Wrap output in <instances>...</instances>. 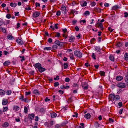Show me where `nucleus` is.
Segmentation results:
<instances>
[{
  "mask_svg": "<svg viewBox=\"0 0 128 128\" xmlns=\"http://www.w3.org/2000/svg\"><path fill=\"white\" fill-rule=\"evenodd\" d=\"M109 120L110 122V123L113 122H114V120L112 119V118H109Z\"/></svg>",
  "mask_w": 128,
  "mask_h": 128,
  "instance_id": "obj_61",
  "label": "nucleus"
},
{
  "mask_svg": "<svg viewBox=\"0 0 128 128\" xmlns=\"http://www.w3.org/2000/svg\"><path fill=\"white\" fill-rule=\"evenodd\" d=\"M124 79L126 82L128 83V74H126Z\"/></svg>",
  "mask_w": 128,
  "mask_h": 128,
  "instance_id": "obj_18",
  "label": "nucleus"
},
{
  "mask_svg": "<svg viewBox=\"0 0 128 128\" xmlns=\"http://www.w3.org/2000/svg\"><path fill=\"white\" fill-rule=\"evenodd\" d=\"M44 50H50L51 49V48L50 47H45L44 48Z\"/></svg>",
  "mask_w": 128,
  "mask_h": 128,
  "instance_id": "obj_42",
  "label": "nucleus"
},
{
  "mask_svg": "<svg viewBox=\"0 0 128 128\" xmlns=\"http://www.w3.org/2000/svg\"><path fill=\"white\" fill-rule=\"evenodd\" d=\"M123 79V77L120 76H117L116 77V80L118 81H121Z\"/></svg>",
  "mask_w": 128,
  "mask_h": 128,
  "instance_id": "obj_7",
  "label": "nucleus"
},
{
  "mask_svg": "<svg viewBox=\"0 0 128 128\" xmlns=\"http://www.w3.org/2000/svg\"><path fill=\"white\" fill-rule=\"evenodd\" d=\"M90 4L91 6H94L96 5V3L94 2H91Z\"/></svg>",
  "mask_w": 128,
  "mask_h": 128,
  "instance_id": "obj_34",
  "label": "nucleus"
},
{
  "mask_svg": "<svg viewBox=\"0 0 128 128\" xmlns=\"http://www.w3.org/2000/svg\"><path fill=\"white\" fill-rule=\"evenodd\" d=\"M75 29L76 31H78L79 30V28L78 26H76L75 27Z\"/></svg>",
  "mask_w": 128,
  "mask_h": 128,
  "instance_id": "obj_62",
  "label": "nucleus"
},
{
  "mask_svg": "<svg viewBox=\"0 0 128 128\" xmlns=\"http://www.w3.org/2000/svg\"><path fill=\"white\" fill-rule=\"evenodd\" d=\"M6 94L8 95H9L11 94L12 93L11 91L10 90H8L6 92Z\"/></svg>",
  "mask_w": 128,
  "mask_h": 128,
  "instance_id": "obj_39",
  "label": "nucleus"
},
{
  "mask_svg": "<svg viewBox=\"0 0 128 128\" xmlns=\"http://www.w3.org/2000/svg\"><path fill=\"white\" fill-rule=\"evenodd\" d=\"M8 109V107H5L4 108L3 112H5L7 111Z\"/></svg>",
  "mask_w": 128,
  "mask_h": 128,
  "instance_id": "obj_53",
  "label": "nucleus"
},
{
  "mask_svg": "<svg viewBox=\"0 0 128 128\" xmlns=\"http://www.w3.org/2000/svg\"><path fill=\"white\" fill-rule=\"evenodd\" d=\"M62 43L63 42H60L58 40H56L54 42V43L56 44L57 45L59 46H62V44H62Z\"/></svg>",
  "mask_w": 128,
  "mask_h": 128,
  "instance_id": "obj_5",
  "label": "nucleus"
},
{
  "mask_svg": "<svg viewBox=\"0 0 128 128\" xmlns=\"http://www.w3.org/2000/svg\"><path fill=\"white\" fill-rule=\"evenodd\" d=\"M57 47L58 46L56 45H54L52 46V48L54 50H55L56 49Z\"/></svg>",
  "mask_w": 128,
  "mask_h": 128,
  "instance_id": "obj_49",
  "label": "nucleus"
},
{
  "mask_svg": "<svg viewBox=\"0 0 128 128\" xmlns=\"http://www.w3.org/2000/svg\"><path fill=\"white\" fill-rule=\"evenodd\" d=\"M100 50L101 49L100 48L96 46L95 48V50L97 52H100Z\"/></svg>",
  "mask_w": 128,
  "mask_h": 128,
  "instance_id": "obj_30",
  "label": "nucleus"
},
{
  "mask_svg": "<svg viewBox=\"0 0 128 128\" xmlns=\"http://www.w3.org/2000/svg\"><path fill=\"white\" fill-rule=\"evenodd\" d=\"M10 62L9 61H5L4 63L3 64L4 66H7L10 64Z\"/></svg>",
  "mask_w": 128,
  "mask_h": 128,
  "instance_id": "obj_22",
  "label": "nucleus"
},
{
  "mask_svg": "<svg viewBox=\"0 0 128 128\" xmlns=\"http://www.w3.org/2000/svg\"><path fill=\"white\" fill-rule=\"evenodd\" d=\"M81 6L82 7L86 6L87 5V3L85 1L82 2H80Z\"/></svg>",
  "mask_w": 128,
  "mask_h": 128,
  "instance_id": "obj_9",
  "label": "nucleus"
},
{
  "mask_svg": "<svg viewBox=\"0 0 128 128\" xmlns=\"http://www.w3.org/2000/svg\"><path fill=\"white\" fill-rule=\"evenodd\" d=\"M52 42V40L51 38H49L48 40V42L49 43H51Z\"/></svg>",
  "mask_w": 128,
  "mask_h": 128,
  "instance_id": "obj_55",
  "label": "nucleus"
},
{
  "mask_svg": "<svg viewBox=\"0 0 128 128\" xmlns=\"http://www.w3.org/2000/svg\"><path fill=\"white\" fill-rule=\"evenodd\" d=\"M92 57L93 58L94 60L96 59V56L94 54V53H92Z\"/></svg>",
  "mask_w": 128,
  "mask_h": 128,
  "instance_id": "obj_50",
  "label": "nucleus"
},
{
  "mask_svg": "<svg viewBox=\"0 0 128 128\" xmlns=\"http://www.w3.org/2000/svg\"><path fill=\"white\" fill-rule=\"evenodd\" d=\"M61 10L64 11V12H65L66 11V8L65 6L64 5H62V6L61 8Z\"/></svg>",
  "mask_w": 128,
  "mask_h": 128,
  "instance_id": "obj_24",
  "label": "nucleus"
},
{
  "mask_svg": "<svg viewBox=\"0 0 128 128\" xmlns=\"http://www.w3.org/2000/svg\"><path fill=\"white\" fill-rule=\"evenodd\" d=\"M38 70L40 72H42L45 71L46 70V69L41 66L38 69Z\"/></svg>",
  "mask_w": 128,
  "mask_h": 128,
  "instance_id": "obj_11",
  "label": "nucleus"
},
{
  "mask_svg": "<svg viewBox=\"0 0 128 128\" xmlns=\"http://www.w3.org/2000/svg\"><path fill=\"white\" fill-rule=\"evenodd\" d=\"M64 69H66L68 68V64L66 63H64Z\"/></svg>",
  "mask_w": 128,
  "mask_h": 128,
  "instance_id": "obj_40",
  "label": "nucleus"
},
{
  "mask_svg": "<svg viewBox=\"0 0 128 128\" xmlns=\"http://www.w3.org/2000/svg\"><path fill=\"white\" fill-rule=\"evenodd\" d=\"M9 125L8 123L7 122H5L2 125V126L4 128H6Z\"/></svg>",
  "mask_w": 128,
  "mask_h": 128,
  "instance_id": "obj_17",
  "label": "nucleus"
},
{
  "mask_svg": "<svg viewBox=\"0 0 128 128\" xmlns=\"http://www.w3.org/2000/svg\"><path fill=\"white\" fill-rule=\"evenodd\" d=\"M34 115L33 114H29L28 115V117L29 119L31 120H32L34 118Z\"/></svg>",
  "mask_w": 128,
  "mask_h": 128,
  "instance_id": "obj_10",
  "label": "nucleus"
},
{
  "mask_svg": "<svg viewBox=\"0 0 128 128\" xmlns=\"http://www.w3.org/2000/svg\"><path fill=\"white\" fill-rule=\"evenodd\" d=\"M46 110L45 108H40V111L41 112H45L46 111Z\"/></svg>",
  "mask_w": 128,
  "mask_h": 128,
  "instance_id": "obj_19",
  "label": "nucleus"
},
{
  "mask_svg": "<svg viewBox=\"0 0 128 128\" xmlns=\"http://www.w3.org/2000/svg\"><path fill=\"white\" fill-rule=\"evenodd\" d=\"M5 93L6 92L5 91L2 89H0V95H4L5 94Z\"/></svg>",
  "mask_w": 128,
  "mask_h": 128,
  "instance_id": "obj_13",
  "label": "nucleus"
},
{
  "mask_svg": "<svg viewBox=\"0 0 128 128\" xmlns=\"http://www.w3.org/2000/svg\"><path fill=\"white\" fill-rule=\"evenodd\" d=\"M24 96L22 94H21V96L19 97V99L22 101H23L24 100Z\"/></svg>",
  "mask_w": 128,
  "mask_h": 128,
  "instance_id": "obj_31",
  "label": "nucleus"
},
{
  "mask_svg": "<svg viewBox=\"0 0 128 128\" xmlns=\"http://www.w3.org/2000/svg\"><path fill=\"white\" fill-rule=\"evenodd\" d=\"M69 56L71 59L72 60H73L74 59V55L72 53H70Z\"/></svg>",
  "mask_w": 128,
  "mask_h": 128,
  "instance_id": "obj_35",
  "label": "nucleus"
},
{
  "mask_svg": "<svg viewBox=\"0 0 128 128\" xmlns=\"http://www.w3.org/2000/svg\"><path fill=\"white\" fill-rule=\"evenodd\" d=\"M124 17H127L128 16V13L127 12H125L124 13Z\"/></svg>",
  "mask_w": 128,
  "mask_h": 128,
  "instance_id": "obj_58",
  "label": "nucleus"
},
{
  "mask_svg": "<svg viewBox=\"0 0 128 128\" xmlns=\"http://www.w3.org/2000/svg\"><path fill=\"white\" fill-rule=\"evenodd\" d=\"M33 94L36 95H39V94L38 91L37 90H35L34 91Z\"/></svg>",
  "mask_w": 128,
  "mask_h": 128,
  "instance_id": "obj_23",
  "label": "nucleus"
},
{
  "mask_svg": "<svg viewBox=\"0 0 128 128\" xmlns=\"http://www.w3.org/2000/svg\"><path fill=\"white\" fill-rule=\"evenodd\" d=\"M40 12L36 11L32 15L33 17L34 18L38 17L40 15Z\"/></svg>",
  "mask_w": 128,
  "mask_h": 128,
  "instance_id": "obj_6",
  "label": "nucleus"
},
{
  "mask_svg": "<svg viewBox=\"0 0 128 128\" xmlns=\"http://www.w3.org/2000/svg\"><path fill=\"white\" fill-rule=\"evenodd\" d=\"M74 55L79 58H81L82 56V54L81 52L78 50H75L74 52Z\"/></svg>",
  "mask_w": 128,
  "mask_h": 128,
  "instance_id": "obj_1",
  "label": "nucleus"
},
{
  "mask_svg": "<svg viewBox=\"0 0 128 128\" xmlns=\"http://www.w3.org/2000/svg\"><path fill=\"white\" fill-rule=\"evenodd\" d=\"M116 86L118 87L121 88H124L126 86L125 83L122 82L118 83Z\"/></svg>",
  "mask_w": 128,
  "mask_h": 128,
  "instance_id": "obj_2",
  "label": "nucleus"
},
{
  "mask_svg": "<svg viewBox=\"0 0 128 128\" xmlns=\"http://www.w3.org/2000/svg\"><path fill=\"white\" fill-rule=\"evenodd\" d=\"M24 112L25 113H27L28 112V109L26 106H25L24 108Z\"/></svg>",
  "mask_w": 128,
  "mask_h": 128,
  "instance_id": "obj_47",
  "label": "nucleus"
},
{
  "mask_svg": "<svg viewBox=\"0 0 128 128\" xmlns=\"http://www.w3.org/2000/svg\"><path fill=\"white\" fill-rule=\"evenodd\" d=\"M122 44L120 42H118L116 44V46L118 47H120L122 46Z\"/></svg>",
  "mask_w": 128,
  "mask_h": 128,
  "instance_id": "obj_43",
  "label": "nucleus"
},
{
  "mask_svg": "<svg viewBox=\"0 0 128 128\" xmlns=\"http://www.w3.org/2000/svg\"><path fill=\"white\" fill-rule=\"evenodd\" d=\"M90 14V12H89L88 11H86L84 13V15H88Z\"/></svg>",
  "mask_w": 128,
  "mask_h": 128,
  "instance_id": "obj_56",
  "label": "nucleus"
},
{
  "mask_svg": "<svg viewBox=\"0 0 128 128\" xmlns=\"http://www.w3.org/2000/svg\"><path fill=\"white\" fill-rule=\"evenodd\" d=\"M34 66L38 69L41 66V64L39 63L35 64Z\"/></svg>",
  "mask_w": 128,
  "mask_h": 128,
  "instance_id": "obj_14",
  "label": "nucleus"
},
{
  "mask_svg": "<svg viewBox=\"0 0 128 128\" xmlns=\"http://www.w3.org/2000/svg\"><path fill=\"white\" fill-rule=\"evenodd\" d=\"M59 85V83L58 82H55L54 83V86L55 87Z\"/></svg>",
  "mask_w": 128,
  "mask_h": 128,
  "instance_id": "obj_48",
  "label": "nucleus"
},
{
  "mask_svg": "<svg viewBox=\"0 0 128 128\" xmlns=\"http://www.w3.org/2000/svg\"><path fill=\"white\" fill-rule=\"evenodd\" d=\"M8 102V101L7 100H3L2 102V104L3 105H5Z\"/></svg>",
  "mask_w": 128,
  "mask_h": 128,
  "instance_id": "obj_29",
  "label": "nucleus"
},
{
  "mask_svg": "<svg viewBox=\"0 0 128 128\" xmlns=\"http://www.w3.org/2000/svg\"><path fill=\"white\" fill-rule=\"evenodd\" d=\"M109 59L112 61H114V57L112 55H110L109 57Z\"/></svg>",
  "mask_w": 128,
  "mask_h": 128,
  "instance_id": "obj_27",
  "label": "nucleus"
},
{
  "mask_svg": "<svg viewBox=\"0 0 128 128\" xmlns=\"http://www.w3.org/2000/svg\"><path fill=\"white\" fill-rule=\"evenodd\" d=\"M20 58H21L20 60L21 62H22L25 60L24 57V56H19Z\"/></svg>",
  "mask_w": 128,
  "mask_h": 128,
  "instance_id": "obj_38",
  "label": "nucleus"
},
{
  "mask_svg": "<svg viewBox=\"0 0 128 128\" xmlns=\"http://www.w3.org/2000/svg\"><path fill=\"white\" fill-rule=\"evenodd\" d=\"M125 59L126 60H128V53H126L125 54Z\"/></svg>",
  "mask_w": 128,
  "mask_h": 128,
  "instance_id": "obj_37",
  "label": "nucleus"
},
{
  "mask_svg": "<svg viewBox=\"0 0 128 128\" xmlns=\"http://www.w3.org/2000/svg\"><path fill=\"white\" fill-rule=\"evenodd\" d=\"M99 125L98 122H96L94 123V126L96 128H98L99 126Z\"/></svg>",
  "mask_w": 128,
  "mask_h": 128,
  "instance_id": "obj_36",
  "label": "nucleus"
},
{
  "mask_svg": "<svg viewBox=\"0 0 128 128\" xmlns=\"http://www.w3.org/2000/svg\"><path fill=\"white\" fill-rule=\"evenodd\" d=\"M60 126V125L57 124H56L54 126L55 128H58Z\"/></svg>",
  "mask_w": 128,
  "mask_h": 128,
  "instance_id": "obj_63",
  "label": "nucleus"
},
{
  "mask_svg": "<svg viewBox=\"0 0 128 128\" xmlns=\"http://www.w3.org/2000/svg\"><path fill=\"white\" fill-rule=\"evenodd\" d=\"M69 40L70 42H73L75 38L74 37H72V36L71 37H70Z\"/></svg>",
  "mask_w": 128,
  "mask_h": 128,
  "instance_id": "obj_28",
  "label": "nucleus"
},
{
  "mask_svg": "<svg viewBox=\"0 0 128 128\" xmlns=\"http://www.w3.org/2000/svg\"><path fill=\"white\" fill-rule=\"evenodd\" d=\"M91 115L89 113H88L85 114L84 115V117L87 119H88L90 118Z\"/></svg>",
  "mask_w": 128,
  "mask_h": 128,
  "instance_id": "obj_12",
  "label": "nucleus"
},
{
  "mask_svg": "<svg viewBox=\"0 0 128 128\" xmlns=\"http://www.w3.org/2000/svg\"><path fill=\"white\" fill-rule=\"evenodd\" d=\"M60 10H58L56 12V15L57 16H60Z\"/></svg>",
  "mask_w": 128,
  "mask_h": 128,
  "instance_id": "obj_46",
  "label": "nucleus"
},
{
  "mask_svg": "<svg viewBox=\"0 0 128 128\" xmlns=\"http://www.w3.org/2000/svg\"><path fill=\"white\" fill-rule=\"evenodd\" d=\"M96 26L98 27H99L101 30H103V24L102 23L99 22H98L96 24Z\"/></svg>",
  "mask_w": 128,
  "mask_h": 128,
  "instance_id": "obj_3",
  "label": "nucleus"
},
{
  "mask_svg": "<svg viewBox=\"0 0 128 128\" xmlns=\"http://www.w3.org/2000/svg\"><path fill=\"white\" fill-rule=\"evenodd\" d=\"M94 10L97 12H101V9L100 8H94Z\"/></svg>",
  "mask_w": 128,
  "mask_h": 128,
  "instance_id": "obj_20",
  "label": "nucleus"
},
{
  "mask_svg": "<svg viewBox=\"0 0 128 128\" xmlns=\"http://www.w3.org/2000/svg\"><path fill=\"white\" fill-rule=\"evenodd\" d=\"M120 99V97L118 95H116L115 96L114 95V101L116 100H119Z\"/></svg>",
  "mask_w": 128,
  "mask_h": 128,
  "instance_id": "obj_21",
  "label": "nucleus"
},
{
  "mask_svg": "<svg viewBox=\"0 0 128 128\" xmlns=\"http://www.w3.org/2000/svg\"><path fill=\"white\" fill-rule=\"evenodd\" d=\"M36 6L37 7L38 6L40 7V4L39 3H38L36 2L35 3Z\"/></svg>",
  "mask_w": 128,
  "mask_h": 128,
  "instance_id": "obj_59",
  "label": "nucleus"
},
{
  "mask_svg": "<svg viewBox=\"0 0 128 128\" xmlns=\"http://www.w3.org/2000/svg\"><path fill=\"white\" fill-rule=\"evenodd\" d=\"M44 100L45 102L49 101L50 100V99H48V97H46L45 99Z\"/></svg>",
  "mask_w": 128,
  "mask_h": 128,
  "instance_id": "obj_64",
  "label": "nucleus"
},
{
  "mask_svg": "<svg viewBox=\"0 0 128 128\" xmlns=\"http://www.w3.org/2000/svg\"><path fill=\"white\" fill-rule=\"evenodd\" d=\"M76 12V11L74 10H71L70 14H74Z\"/></svg>",
  "mask_w": 128,
  "mask_h": 128,
  "instance_id": "obj_60",
  "label": "nucleus"
},
{
  "mask_svg": "<svg viewBox=\"0 0 128 128\" xmlns=\"http://www.w3.org/2000/svg\"><path fill=\"white\" fill-rule=\"evenodd\" d=\"M31 94V92L30 91H29L28 92H25V95L26 96H27Z\"/></svg>",
  "mask_w": 128,
  "mask_h": 128,
  "instance_id": "obj_44",
  "label": "nucleus"
},
{
  "mask_svg": "<svg viewBox=\"0 0 128 128\" xmlns=\"http://www.w3.org/2000/svg\"><path fill=\"white\" fill-rule=\"evenodd\" d=\"M7 38L9 40H12L14 38V37L12 35H8L7 36Z\"/></svg>",
  "mask_w": 128,
  "mask_h": 128,
  "instance_id": "obj_33",
  "label": "nucleus"
},
{
  "mask_svg": "<svg viewBox=\"0 0 128 128\" xmlns=\"http://www.w3.org/2000/svg\"><path fill=\"white\" fill-rule=\"evenodd\" d=\"M10 6L13 7H15L17 5V4L15 2H11L10 4Z\"/></svg>",
  "mask_w": 128,
  "mask_h": 128,
  "instance_id": "obj_15",
  "label": "nucleus"
},
{
  "mask_svg": "<svg viewBox=\"0 0 128 128\" xmlns=\"http://www.w3.org/2000/svg\"><path fill=\"white\" fill-rule=\"evenodd\" d=\"M114 94H110L109 96V100H110L112 101H114Z\"/></svg>",
  "mask_w": 128,
  "mask_h": 128,
  "instance_id": "obj_4",
  "label": "nucleus"
},
{
  "mask_svg": "<svg viewBox=\"0 0 128 128\" xmlns=\"http://www.w3.org/2000/svg\"><path fill=\"white\" fill-rule=\"evenodd\" d=\"M108 30L110 32H111L114 30V29H112L110 27H109L108 28Z\"/></svg>",
  "mask_w": 128,
  "mask_h": 128,
  "instance_id": "obj_51",
  "label": "nucleus"
},
{
  "mask_svg": "<svg viewBox=\"0 0 128 128\" xmlns=\"http://www.w3.org/2000/svg\"><path fill=\"white\" fill-rule=\"evenodd\" d=\"M119 8V7L118 6L116 5L113 6L112 7V10H115L117 9L118 8Z\"/></svg>",
  "mask_w": 128,
  "mask_h": 128,
  "instance_id": "obj_26",
  "label": "nucleus"
},
{
  "mask_svg": "<svg viewBox=\"0 0 128 128\" xmlns=\"http://www.w3.org/2000/svg\"><path fill=\"white\" fill-rule=\"evenodd\" d=\"M70 79L68 78H66L65 79V81L66 82H68L70 81Z\"/></svg>",
  "mask_w": 128,
  "mask_h": 128,
  "instance_id": "obj_54",
  "label": "nucleus"
},
{
  "mask_svg": "<svg viewBox=\"0 0 128 128\" xmlns=\"http://www.w3.org/2000/svg\"><path fill=\"white\" fill-rule=\"evenodd\" d=\"M82 87L83 89L84 90H87L88 89V85H86V86H84L82 85Z\"/></svg>",
  "mask_w": 128,
  "mask_h": 128,
  "instance_id": "obj_32",
  "label": "nucleus"
},
{
  "mask_svg": "<svg viewBox=\"0 0 128 128\" xmlns=\"http://www.w3.org/2000/svg\"><path fill=\"white\" fill-rule=\"evenodd\" d=\"M100 76H104L105 72L104 71H101L100 72Z\"/></svg>",
  "mask_w": 128,
  "mask_h": 128,
  "instance_id": "obj_25",
  "label": "nucleus"
},
{
  "mask_svg": "<svg viewBox=\"0 0 128 128\" xmlns=\"http://www.w3.org/2000/svg\"><path fill=\"white\" fill-rule=\"evenodd\" d=\"M50 115L52 118H54L57 115L54 112H52L50 113Z\"/></svg>",
  "mask_w": 128,
  "mask_h": 128,
  "instance_id": "obj_16",
  "label": "nucleus"
},
{
  "mask_svg": "<svg viewBox=\"0 0 128 128\" xmlns=\"http://www.w3.org/2000/svg\"><path fill=\"white\" fill-rule=\"evenodd\" d=\"M19 107L18 106H14V110H19Z\"/></svg>",
  "mask_w": 128,
  "mask_h": 128,
  "instance_id": "obj_41",
  "label": "nucleus"
},
{
  "mask_svg": "<svg viewBox=\"0 0 128 128\" xmlns=\"http://www.w3.org/2000/svg\"><path fill=\"white\" fill-rule=\"evenodd\" d=\"M17 42L19 45H22L23 44V41L20 39H18L16 40Z\"/></svg>",
  "mask_w": 128,
  "mask_h": 128,
  "instance_id": "obj_8",
  "label": "nucleus"
},
{
  "mask_svg": "<svg viewBox=\"0 0 128 128\" xmlns=\"http://www.w3.org/2000/svg\"><path fill=\"white\" fill-rule=\"evenodd\" d=\"M96 39L95 38H93L91 39L90 40V42L91 44L93 43V42L95 41Z\"/></svg>",
  "mask_w": 128,
  "mask_h": 128,
  "instance_id": "obj_57",
  "label": "nucleus"
},
{
  "mask_svg": "<svg viewBox=\"0 0 128 128\" xmlns=\"http://www.w3.org/2000/svg\"><path fill=\"white\" fill-rule=\"evenodd\" d=\"M6 17L7 18L9 19L10 18L11 16L10 14H8L6 15Z\"/></svg>",
  "mask_w": 128,
  "mask_h": 128,
  "instance_id": "obj_52",
  "label": "nucleus"
},
{
  "mask_svg": "<svg viewBox=\"0 0 128 128\" xmlns=\"http://www.w3.org/2000/svg\"><path fill=\"white\" fill-rule=\"evenodd\" d=\"M60 34L58 32H56L55 37H58V38L60 37Z\"/></svg>",
  "mask_w": 128,
  "mask_h": 128,
  "instance_id": "obj_45",
  "label": "nucleus"
}]
</instances>
